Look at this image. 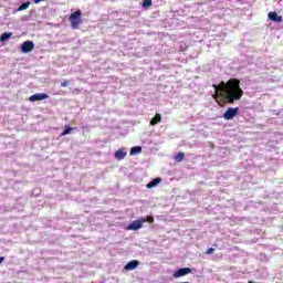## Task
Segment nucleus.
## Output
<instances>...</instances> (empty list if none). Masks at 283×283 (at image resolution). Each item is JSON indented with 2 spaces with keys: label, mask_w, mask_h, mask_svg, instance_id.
I'll return each instance as SVG.
<instances>
[{
  "label": "nucleus",
  "mask_w": 283,
  "mask_h": 283,
  "mask_svg": "<svg viewBox=\"0 0 283 283\" xmlns=\"http://www.w3.org/2000/svg\"><path fill=\"white\" fill-rule=\"evenodd\" d=\"M175 160H176V163H182V160H185V153H178L175 156Z\"/></svg>",
  "instance_id": "15"
},
{
  "label": "nucleus",
  "mask_w": 283,
  "mask_h": 283,
  "mask_svg": "<svg viewBox=\"0 0 283 283\" xmlns=\"http://www.w3.org/2000/svg\"><path fill=\"white\" fill-rule=\"evenodd\" d=\"M32 50H34V42L25 41L22 43L21 52H23V54H28L29 52H32Z\"/></svg>",
  "instance_id": "7"
},
{
  "label": "nucleus",
  "mask_w": 283,
  "mask_h": 283,
  "mask_svg": "<svg viewBox=\"0 0 283 283\" xmlns=\"http://www.w3.org/2000/svg\"><path fill=\"white\" fill-rule=\"evenodd\" d=\"M145 222H147V220H145V218H139V219L133 221L127 227V230L128 231H138V229H143V224H145Z\"/></svg>",
  "instance_id": "4"
},
{
  "label": "nucleus",
  "mask_w": 283,
  "mask_h": 283,
  "mask_svg": "<svg viewBox=\"0 0 283 283\" xmlns=\"http://www.w3.org/2000/svg\"><path fill=\"white\" fill-rule=\"evenodd\" d=\"M216 249L210 248L206 251V255H211L212 253H214Z\"/></svg>",
  "instance_id": "21"
},
{
  "label": "nucleus",
  "mask_w": 283,
  "mask_h": 283,
  "mask_svg": "<svg viewBox=\"0 0 283 283\" xmlns=\"http://www.w3.org/2000/svg\"><path fill=\"white\" fill-rule=\"evenodd\" d=\"M81 10H77L70 15L69 21L71 22V28H73V30H78V25L83 22L81 20Z\"/></svg>",
  "instance_id": "2"
},
{
  "label": "nucleus",
  "mask_w": 283,
  "mask_h": 283,
  "mask_svg": "<svg viewBox=\"0 0 283 283\" xmlns=\"http://www.w3.org/2000/svg\"><path fill=\"white\" fill-rule=\"evenodd\" d=\"M143 7H144V8H149V7H151V0H144Z\"/></svg>",
  "instance_id": "18"
},
{
  "label": "nucleus",
  "mask_w": 283,
  "mask_h": 283,
  "mask_svg": "<svg viewBox=\"0 0 283 283\" xmlns=\"http://www.w3.org/2000/svg\"><path fill=\"white\" fill-rule=\"evenodd\" d=\"M145 220L146 222H149V224H154V218L151 216H148Z\"/></svg>",
  "instance_id": "20"
},
{
  "label": "nucleus",
  "mask_w": 283,
  "mask_h": 283,
  "mask_svg": "<svg viewBox=\"0 0 283 283\" xmlns=\"http://www.w3.org/2000/svg\"><path fill=\"white\" fill-rule=\"evenodd\" d=\"M11 36H12V33H8V32L2 33L0 36L1 43H4V41H8V39H10Z\"/></svg>",
  "instance_id": "14"
},
{
  "label": "nucleus",
  "mask_w": 283,
  "mask_h": 283,
  "mask_svg": "<svg viewBox=\"0 0 283 283\" xmlns=\"http://www.w3.org/2000/svg\"><path fill=\"white\" fill-rule=\"evenodd\" d=\"M268 18L270 21H274V23H282L283 18L279 15L277 12H269Z\"/></svg>",
  "instance_id": "9"
},
{
  "label": "nucleus",
  "mask_w": 283,
  "mask_h": 283,
  "mask_svg": "<svg viewBox=\"0 0 283 283\" xmlns=\"http://www.w3.org/2000/svg\"><path fill=\"white\" fill-rule=\"evenodd\" d=\"M73 92H77V93H78V92H81V91H80L78 88H75Z\"/></svg>",
  "instance_id": "23"
},
{
  "label": "nucleus",
  "mask_w": 283,
  "mask_h": 283,
  "mask_svg": "<svg viewBox=\"0 0 283 283\" xmlns=\"http://www.w3.org/2000/svg\"><path fill=\"white\" fill-rule=\"evenodd\" d=\"M67 85H70V80H64V81L61 83V87H67Z\"/></svg>",
  "instance_id": "19"
},
{
  "label": "nucleus",
  "mask_w": 283,
  "mask_h": 283,
  "mask_svg": "<svg viewBox=\"0 0 283 283\" xmlns=\"http://www.w3.org/2000/svg\"><path fill=\"white\" fill-rule=\"evenodd\" d=\"M140 151H143V147L134 146L130 148V156H136V154H140Z\"/></svg>",
  "instance_id": "13"
},
{
  "label": "nucleus",
  "mask_w": 283,
  "mask_h": 283,
  "mask_svg": "<svg viewBox=\"0 0 283 283\" xmlns=\"http://www.w3.org/2000/svg\"><path fill=\"white\" fill-rule=\"evenodd\" d=\"M73 129L72 127H66L62 133L61 136H67V134H72Z\"/></svg>",
  "instance_id": "17"
},
{
  "label": "nucleus",
  "mask_w": 283,
  "mask_h": 283,
  "mask_svg": "<svg viewBox=\"0 0 283 283\" xmlns=\"http://www.w3.org/2000/svg\"><path fill=\"white\" fill-rule=\"evenodd\" d=\"M161 120H163V115H160V113H157L155 117L150 120L151 127H154L155 125H158V123H161Z\"/></svg>",
  "instance_id": "12"
},
{
  "label": "nucleus",
  "mask_w": 283,
  "mask_h": 283,
  "mask_svg": "<svg viewBox=\"0 0 283 283\" xmlns=\"http://www.w3.org/2000/svg\"><path fill=\"white\" fill-rule=\"evenodd\" d=\"M46 98H50L48 93H35L29 97V101L30 103H36V101H45Z\"/></svg>",
  "instance_id": "5"
},
{
  "label": "nucleus",
  "mask_w": 283,
  "mask_h": 283,
  "mask_svg": "<svg viewBox=\"0 0 283 283\" xmlns=\"http://www.w3.org/2000/svg\"><path fill=\"white\" fill-rule=\"evenodd\" d=\"M163 182V178L157 177L155 179H153L149 184H147V189H154V187H156L157 185H160Z\"/></svg>",
  "instance_id": "11"
},
{
  "label": "nucleus",
  "mask_w": 283,
  "mask_h": 283,
  "mask_svg": "<svg viewBox=\"0 0 283 283\" xmlns=\"http://www.w3.org/2000/svg\"><path fill=\"white\" fill-rule=\"evenodd\" d=\"M239 112H240L239 107H228L223 113L224 120H233V118L238 116Z\"/></svg>",
  "instance_id": "3"
},
{
  "label": "nucleus",
  "mask_w": 283,
  "mask_h": 283,
  "mask_svg": "<svg viewBox=\"0 0 283 283\" xmlns=\"http://www.w3.org/2000/svg\"><path fill=\"white\" fill-rule=\"evenodd\" d=\"M214 90L213 98L218 105H233L244 96V91L240 86V80L230 78L228 82H220V84L212 85Z\"/></svg>",
  "instance_id": "1"
},
{
  "label": "nucleus",
  "mask_w": 283,
  "mask_h": 283,
  "mask_svg": "<svg viewBox=\"0 0 283 283\" xmlns=\"http://www.w3.org/2000/svg\"><path fill=\"white\" fill-rule=\"evenodd\" d=\"M3 260H6V258L0 256V264H1V262H3Z\"/></svg>",
  "instance_id": "22"
},
{
  "label": "nucleus",
  "mask_w": 283,
  "mask_h": 283,
  "mask_svg": "<svg viewBox=\"0 0 283 283\" xmlns=\"http://www.w3.org/2000/svg\"><path fill=\"white\" fill-rule=\"evenodd\" d=\"M189 273H192V270L191 268H181L179 270H177L172 276L175 279H178V277H185V275H189Z\"/></svg>",
  "instance_id": "6"
},
{
  "label": "nucleus",
  "mask_w": 283,
  "mask_h": 283,
  "mask_svg": "<svg viewBox=\"0 0 283 283\" xmlns=\"http://www.w3.org/2000/svg\"><path fill=\"white\" fill-rule=\"evenodd\" d=\"M140 264V261L138 260H133L129 261L125 266V271H134V269H138V265Z\"/></svg>",
  "instance_id": "8"
},
{
  "label": "nucleus",
  "mask_w": 283,
  "mask_h": 283,
  "mask_svg": "<svg viewBox=\"0 0 283 283\" xmlns=\"http://www.w3.org/2000/svg\"><path fill=\"white\" fill-rule=\"evenodd\" d=\"M30 8V1L22 3L19 8H18V12H22V10H28Z\"/></svg>",
  "instance_id": "16"
},
{
  "label": "nucleus",
  "mask_w": 283,
  "mask_h": 283,
  "mask_svg": "<svg viewBox=\"0 0 283 283\" xmlns=\"http://www.w3.org/2000/svg\"><path fill=\"white\" fill-rule=\"evenodd\" d=\"M126 157H127V153L125 151V149L119 148L118 150L115 151L116 160H124V158Z\"/></svg>",
  "instance_id": "10"
}]
</instances>
